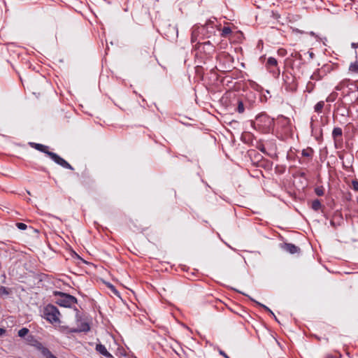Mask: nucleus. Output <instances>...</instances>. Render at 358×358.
<instances>
[{
  "instance_id": "obj_1",
  "label": "nucleus",
  "mask_w": 358,
  "mask_h": 358,
  "mask_svg": "<svg viewBox=\"0 0 358 358\" xmlns=\"http://www.w3.org/2000/svg\"><path fill=\"white\" fill-rule=\"evenodd\" d=\"M251 125L262 133L269 134L273 132L275 122L273 118L263 113L257 115L255 120L251 122Z\"/></svg>"
},
{
  "instance_id": "obj_2",
  "label": "nucleus",
  "mask_w": 358,
  "mask_h": 358,
  "mask_svg": "<svg viewBox=\"0 0 358 358\" xmlns=\"http://www.w3.org/2000/svg\"><path fill=\"white\" fill-rule=\"evenodd\" d=\"M335 90L341 91L343 96H350L358 91V81L344 79L335 87Z\"/></svg>"
},
{
  "instance_id": "obj_3",
  "label": "nucleus",
  "mask_w": 358,
  "mask_h": 358,
  "mask_svg": "<svg viewBox=\"0 0 358 358\" xmlns=\"http://www.w3.org/2000/svg\"><path fill=\"white\" fill-rule=\"evenodd\" d=\"M26 341L28 345L34 347L44 358H57L48 348L38 341L34 336L28 335L26 338Z\"/></svg>"
},
{
  "instance_id": "obj_4",
  "label": "nucleus",
  "mask_w": 358,
  "mask_h": 358,
  "mask_svg": "<svg viewBox=\"0 0 358 358\" xmlns=\"http://www.w3.org/2000/svg\"><path fill=\"white\" fill-rule=\"evenodd\" d=\"M43 316L51 324L60 323V313L58 308L52 304H48L44 307Z\"/></svg>"
},
{
  "instance_id": "obj_5",
  "label": "nucleus",
  "mask_w": 358,
  "mask_h": 358,
  "mask_svg": "<svg viewBox=\"0 0 358 358\" xmlns=\"http://www.w3.org/2000/svg\"><path fill=\"white\" fill-rule=\"evenodd\" d=\"M54 295L57 297V304L62 307L71 308L73 304L78 303L77 299L69 294L62 292H55Z\"/></svg>"
},
{
  "instance_id": "obj_6",
  "label": "nucleus",
  "mask_w": 358,
  "mask_h": 358,
  "mask_svg": "<svg viewBox=\"0 0 358 358\" xmlns=\"http://www.w3.org/2000/svg\"><path fill=\"white\" fill-rule=\"evenodd\" d=\"M220 24H217L216 18L213 17L208 20L205 24L201 26L202 32H203V37L209 38L210 36L215 35L216 30L220 29Z\"/></svg>"
},
{
  "instance_id": "obj_7",
  "label": "nucleus",
  "mask_w": 358,
  "mask_h": 358,
  "mask_svg": "<svg viewBox=\"0 0 358 358\" xmlns=\"http://www.w3.org/2000/svg\"><path fill=\"white\" fill-rule=\"evenodd\" d=\"M336 67L334 64H325L321 68L315 70L310 76V79L316 81L321 80L328 73H330Z\"/></svg>"
},
{
  "instance_id": "obj_8",
  "label": "nucleus",
  "mask_w": 358,
  "mask_h": 358,
  "mask_svg": "<svg viewBox=\"0 0 358 358\" xmlns=\"http://www.w3.org/2000/svg\"><path fill=\"white\" fill-rule=\"evenodd\" d=\"M290 122L289 120L287 117H282L277 122V129L281 134H287L290 131Z\"/></svg>"
},
{
  "instance_id": "obj_9",
  "label": "nucleus",
  "mask_w": 358,
  "mask_h": 358,
  "mask_svg": "<svg viewBox=\"0 0 358 358\" xmlns=\"http://www.w3.org/2000/svg\"><path fill=\"white\" fill-rule=\"evenodd\" d=\"M48 156H49L52 161H54L56 164L61 166L62 167L69 170H73L72 166L57 154L52 152L50 153H48Z\"/></svg>"
},
{
  "instance_id": "obj_10",
  "label": "nucleus",
  "mask_w": 358,
  "mask_h": 358,
  "mask_svg": "<svg viewBox=\"0 0 358 358\" xmlns=\"http://www.w3.org/2000/svg\"><path fill=\"white\" fill-rule=\"evenodd\" d=\"M332 138L334 142V145L336 148H338L341 147L343 143V130L340 127H334L332 131Z\"/></svg>"
},
{
  "instance_id": "obj_11",
  "label": "nucleus",
  "mask_w": 358,
  "mask_h": 358,
  "mask_svg": "<svg viewBox=\"0 0 358 358\" xmlns=\"http://www.w3.org/2000/svg\"><path fill=\"white\" fill-rule=\"evenodd\" d=\"M282 79L287 90H293L296 88V86L294 84V78L291 73L283 72Z\"/></svg>"
},
{
  "instance_id": "obj_12",
  "label": "nucleus",
  "mask_w": 358,
  "mask_h": 358,
  "mask_svg": "<svg viewBox=\"0 0 358 358\" xmlns=\"http://www.w3.org/2000/svg\"><path fill=\"white\" fill-rule=\"evenodd\" d=\"M335 111L338 115L346 117L350 115V110L343 101H338L335 105Z\"/></svg>"
},
{
  "instance_id": "obj_13",
  "label": "nucleus",
  "mask_w": 358,
  "mask_h": 358,
  "mask_svg": "<svg viewBox=\"0 0 358 358\" xmlns=\"http://www.w3.org/2000/svg\"><path fill=\"white\" fill-rule=\"evenodd\" d=\"M281 248L284 250H285L286 252H287L292 255L299 253L301 251L300 248H299L298 246L295 245L293 243H285L282 244Z\"/></svg>"
},
{
  "instance_id": "obj_14",
  "label": "nucleus",
  "mask_w": 358,
  "mask_h": 358,
  "mask_svg": "<svg viewBox=\"0 0 358 358\" xmlns=\"http://www.w3.org/2000/svg\"><path fill=\"white\" fill-rule=\"evenodd\" d=\"M200 34L203 36V32H202L201 26L194 25L192 29L191 33V42L192 43L197 41Z\"/></svg>"
},
{
  "instance_id": "obj_15",
  "label": "nucleus",
  "mask_w": 358,
  "mask_h": 358,
  "mask_svg": "<svg viewBox=\"0 0 358 358\" xmlns=\"http://www.w3.org/2000/svg\"><path fill=\"white\" fill-rule=\"evenodd\" d=\"M95 350L100 355L104 356L106 358H113V355L107 350L105 345L101 343H98L96 345Z\"/></svg>"
},
{
  "instance_id": "obj_16",
  "label": "nucleus",
  "mask_w": 358,
  "mask_h": 358,
  "mask_svg": "<svg viewBox=\"0 0 358 358\" xmlns=\"http://www.w3.org/2000/svg\"><path fill=\"white\" fill-rule=\"evenodd\" d=\"M29 145L31 148H33L41 152L46 154L47 155H48V153L51 152L50 151H48V146L41 144V143L31 142V143H29Z\"/></svg>"
},
{
  "instance_id": "obj_17",
  "label": "nucleus",
  "mask_w": 358,
  "mask_h": 358,
  "mask_svg": "<svg viewBox=\"0 0 358 358\" xmlns=\"http://www.w3.org/2000/svg\"><path fill=\"white\" fill-rule=\"evenodd\" d=\"M245 106H247V103H245L243 99H238L237 100V106L235 110L237 113L242 114L246 109Z\"/></svg>"
},
{
  "instance_id": "obj_18",
  "label": "nucleus",
  "mask_w": 358,
  "mask_h": 358,
  "mask_svg": "<svg viewBox=\"0 0 358 358\" xmlns=\"http://www.w3.org/2000/svg\"><path fill=\"white\" fill-rule=\"evenodd\" d=\"M77 325L81 332L87 333L90 330V323L87 320H83Z\"/></svg>"
},
{
  "instance_id": "obj_19",
  "label": "nucleus",
  "mask_w": 358,
  "mask_h": 358,
  "mask_svg": "<svg viewBox=\"0 0 358 358\" xmlns=\"http://www.w3.org/2000/svg\"><path fill=\"white\" fill-rule=\"evenodd\" d=\"M219 30L221 31L220 36L222 38H229L232 34L231 28L228 26H224L223 28H220Z\"/></svg>"
},
{
  "instance_id": "obj_20",
  "label": "nucleus",
  "mask_w": 358,
  "mask_h": 358,
  "mask_svg": "<svg viewBox=\"0 0 358 358\" xmlns=\"http://www.w3.org/2000/svg\"><path fill=\"white\" fill-rule=\"evenodd\" d=\"M266 66L267 69H270L271 71V68L273 67H278V61L275 58L273 57H270L268 58Z\"/></svg>"
},
{
  "instance_id": "obj_21",
  "label": "nucleus",
  "mask_w": 358,
  "mask_h": 358,
  "mask_svg": "<svg viewBox=\"0 0 358 358\" xmlns=\"http://www.w3.org/2000/svg\"><path fill=\"white\" fill-rule=\"evenodd\" d=\"M324 106H325V103H324V101H320L317 102L314 106V111L315 113H317V114L321 113L322 112V110H323Z\"/></svg>"
},
{
  "instance_id": "obj_22",
  "label": "nucleus",
  "mask_w": 358,
  "mask_h": 358,
  "mask_svg": "<svg viewBox=\"0 0 358 358\" xmlns=\"http://www.w3.org/2000/svg\"><path fill=\"white\" fill-rule=\"evenodd\" d=\"M314 153V150L312 148L308 147L306 149H303L301 151V155L303 157L312 158Z\"/></svg>"
},
{
  "instance_id": "obj_23",
  "label": "nucleus",
  "mask_w": 358,
  "mask_h": 358,
  "mask_svg": "<svg viewBox=\"0 0 358 358\" xmlns=\"http://www.w3.org/2000/svg\"><path fill=\"white\" fill-rule=\"evenodd\" d=\"M311 208L315 211H317L322 208V203L319 199H315L313 201Z\"/></svg>"
},
{
  "instance_id": "obj_24",
  "label": "nucleus",
  "mask_w": 358,
  "mask_h": 358,
  "mask_svg": "<svg viewBox=\"0 0 358 358\" xmlns=\"http://www.w3.org/2000/svg\"><path fill=\"white\" fill-rule=\"evenodd\" d=\"M141 54L142 56H143L145 58H151L152 57V51L150 48H147L145 49H142L141 50Z\"/></svg>"
},
{
  "instance_id": "obj_25",
  "label": "nucleus",
  "mask_w": 358,
  "mask_h": 358,
  "mask_svg": "<svg viewBox=\"0 0 358 358\" xmlns=\"http://www.w3.org/2000/svg\"><path fill=\"white\" fill-rule=\"evenodd\" d=\"M338 97V93L336 92H331L326 99V101L329 103H332L335 101V100Z\"/></svg>"
},
{
  "instance_id": "obj_26",
  "label": "nucleus",
  "mask_w": 358,
  "mask_h": 358,
  "mask_svg": "<svg viewBox=\"0 0 358 358\" xmlns=\"http://www.w3.org/2000/svg\"><path fill=\"white\" fill-rule=\"evenodd\" d=\"M349 71L352 73H358V62H355L354 63H351L349 66Z\"/></svg>"
},
{
  "instance_id": "obj_27",
  "label": "nucleus",
  "mask_w": 358,
  "mask_h": 358,
  "mask_svg": "<svg viewBox=\"0 0 358 358\" xmlns=\"http://www.w3.org/2000/svg\"><path fill=\"white\" fill-rule=\"evenodd\" d=\"M29 331L27 328L23 327L18 331L17 334L20 337L23 338L28 334Z\"/></svg>"
},
{
  "instance_id": "obj_28",
  "label": "nucleus",
  "mask_w": 358,
  "mask_h": 358,
  "mask_svg": "<svg viewBox=\"0 0 358 358\" xmlns=\"http://www.w3.org/2000/svg\"><path fill=\"white\" fill-rule=\"evenodd\" d=\"M315 193L319 196H323L324 194V187L322 186L317 187L315 189Z\"/></svg>"
},
{
  "instance_id": "obj_29",
  "label": "nucleus",
  "mask_w": 358,
  "mask_h": 358,
  "mask_svg": "<svg viewBox=\"0 0 358 358\" xmlns=\"http://www.w3.org/2000/svg\"><path fill=\"white\" fill-rule=\"evenodd\" d=\"M252 300L255 303H256L259 306L263 308L266 312L271 313V310L268 307H267L266 306H265V305H264V304H262V303H259V302H258V301H255L254 299H252Z\"/></svg>"
},
{
  "instance_id": "obj_30",
  "label": "nucleus",
  "mask_w": 358,
  "mask_h": 358,
  "mask_svg": "<svg viewBox=\"0 0 358 358\" xmlns=\"http://www.w3.org/2000/svg\"><path fill=\"white\" fill-rule=\"evenodd\" d=\"M16 227L20 230H25L27 228V225L23 222H17Z\"/></svg>"
},
{
  "instance_id": "obj_31",
  "label": "nucleus",
  "mask_w": 358,
  "mask_h": 358,
  "mask_svg": "<svg viewBox=\"0 0 358 358\" xmlns=\"http://www.w3.org/2000/svg\"><path fill=\"white\" fill-rule=\"evenodd\" d=\"M0 294H4V295L9 294L8 288L4 286H1L0 287Z\"/></svg>"
},
{
  "instance_id": "obj_32",
  "label": "nucleus",
  "mask_w": 358,
  "mask_h": 358,
  "mask_svg": "<svg viewBox=\"0 0 358 358\" xmlns=\"http://www.w3.org/2000/svg\"><path fill=\"white\" fill-rule=\"evenodd\" d=\"M76 322L77 324H78L80 322H82L83 320H86L85 319H83L81 314H76Z\"/></svg>"
},
{
  "instance_id": "obj_33",
  "label": "nucleus",
  "mask_w": 358,
  "mask_h": 358,
  "mask_svg": "<svg viewBox=\"0 0 358 358\" xmlns=\"http://www.w3.org/2000/svg\"><path fill=\"white\" fill-rule=\"evenodd\" d=\"M315 87V84L311 83V82H308V84H307V86H306V88H307V91L308 92H311L313 89Z\"/></svg>"
},
{
  "instance_id": "obj_34",
  "label": "nucleus",
  "mask_w": 358,
  "mask_h": 358,
  "mask_svg": "<svg viewBox=\"0 0 358 358\" xmlns=\"http://www.w3.org/2000/svg\"><path fill=\"white\" fill-rule=\"evenodd\" d=\"M243 99L244 100V101L245 103H247V106H245L246 109H248V110L251 109L253 106V103L251 101H250L248 99H247L246 98H243Z\"/></svg>"
},
{
  "instance_id": "obj_35",
  "label": "nucleus",
  "mask_w": 358,
  "mask_h": 358,
  "mask_svg": "<svg viewBox=\"0 0 358 358\" xmlns=\"http://www.w3.org/2000/svg\"><path fill=\"white\" fill-rule=\"evenodd\" d=\"M352 188L355 191L358 192V180H353L352 181Z\"/></svg>"
},
{
  "instance_id": "obj_36",
  "label": "nucleus",
  "mask_w": 358,
  "mask_h": 358,
  "mask_svg": "<svg viewBox=\"0 0 358 358\" xmlns=\"http://www.w3.org/2000/svg\"><path fill=\"white\" fill-rule=\"evenodd\" d=\"M69 333H81L80 330L79 329L78 327L76 328H71L69 330Z\"/></svg>"
},
{
  "instance_id": "obj_37",
  "label": "nucleus",
  "mask_w": 358,
  "mask_h": 358,
  "mask_svg": "<svg viewBox=\"0 0 358 358\" xmlns=\"http://www.w3.org/2000/svg\"><path fill=\"white\" fill-rule=\"evenodd\" d=\"M203 44V45H204V46H210V47H211V49H212L213 50H214V48H213V46L211 45V43H210L209 41H206V42H204Z\"/></svg>"
},
{
  "instance_id": "obj_38",
  "label": "nucleus",
  "mask_w": 358,
  "mask_h": 358,
  "mask_svg": "<svg viewBox=\"0 0 358 358\" xmlns=\"http://www.w3.org/2000/svg\"><path fill=\"white\" fill-rule=\"evenodd\" d=\"M286 52V50L285 49H280L278 50V53L280 55H284Z\"/></svg>"
},
{
  "instance_id": "obj_39",
  "label": "nucleus",
  "mask_w": 358,
  "mask_h": 358,
  "mask_svg": "<svg viewBox=\"0 0 358 358\" xmlns=\"http://www.w3.org/2000/svg\"><path fill=\"white\" fill-rule=\"evenodd\" d=\"M6 329L3 328H0V336H3L6 333Z\"/></svg>"
},
{
  "instance_id": "obj_40",
  "label": "nucleus",
  "mask_w": 358,
  "mask_h": 358,
  "mask_svg": "<svg viewBox=\"0 0 358 358\" xmlns=\"http://www.w3.org/2000/svg\"><path fill=\"white\" fill-rule=\"evenodd\" d=\"M172 29H173V31L175 32V34H176V37H178V29H177L176 27H172Z\"/></svg>"
},
{
  "instance_id": "obj_41",
  "label": "nucleus",
  "mask_w": 358,
  "mask_h": 358,
  "mask_svg": "<svg viewBox=\"0 0 358 358\" xmlns=\"http://www.w3.org/2000/svg\"><path fill=\"white\" fill-rule=\"evenodd\" d=\"M220 354L224 356L225 358H229V357L223 351L220 350Z\"/></svg>"
},
{
  "instance_id": "obj_42",
  "label": "nucleus",
  "mask_w": 358,
  "mask_h": 358,
  "mask_svg": "<svg viewBox=\"0 0 358 358\" xmlns=\"http://www.w3.org/2000/svg\"><path fill=\"white\" fill-rule=\"evenodd\" d=\"M324 358H336V357L331 354H327L324 356Z\"/></svg>"
},
{
  "instance_id": "obj_43",
  "label": "nucleus",
  "mask_w": 358,
  "mask_h": 358,
  "mask_svg": "<svg viewBox=\"0 0 358 358\" xmlns=\"http://www.w3.org/2000/svg\"><path fill=\"white\" fill-rule=\"evenodd\" d=\"M351 47L354 49H356L358 48V43H351Z\"/></svg>"
},
{
  "instance_id": "obj_44",
  "label": "nucleus",
  "mask_w": 358,
  "mask_h": 358,
  "mask_svg": "<svg viewBox=\"0 0 358 358\" xmlns=\"http://www.w3.org/2000/svg\"><path fill=\"white\" fill-rule=\"evenodd\" d=\"M309 56L310 59H313L315 57V54L313 52H308Z\"/></svg>"
},
{
  "instance_id": "obj_45",
  "label": "nucleus",
  "mask_w": 358,
  "mask_h": 358,
  "mask_svg": "<svg viewBox=\"0 0 358 358\" xmlns=\"http://www.w3.org/2000/svg\"><path fill=\"white\" fill-rule=\"evenodd\" d=\"M73 310L76 312V314H80V310L76 307H74Z\"/></svg>"
},
{
  "instance_id": "obj_46",
  "label": "nucleus",
  "mask_w": 358,
  "mask_h": 358,
  "mask_svg": "<svg viewBox=\"0 0 358 358\" xmlns=\"http://www.w3.org/2000/svg\"><path fill=\"white\" fill-rule=\"evenodd\" d=\"M296 57L299 59H301V55L299 54V53H296Z\"/></svg>"
},
{
  "instance_id": "obj_47",
  "label": "nucleus",
  "mask_w": 358,
  "mask_h": 358,
  "mask_svg": "<svg viewBox=\"0 0 358 358\" xmlns=\"http://www.w3.org/2000/svg\"><path fill=\"white\" fill-rule=\"evenodd\" d=\"M272 317H273V318H274L276 321H278V319H277L276 316L275 315V314H273V315H272Z\"/></svg>"
},
{
  "instance_id": "obj_48",
  "label": "nucleus",
  "mask_w": 358,
  "mask_h": 358,
  "mask_svg": "<svg viewBox=\"0 0 358 358\" xmlns=\"http://www.w3.org/2000/svg\"><path fill=\"white\" fill-rule=\"evenodd\" d=\"M310 34L311 36H315V33H314L313 31L310 32Z\"/></svg>"
},
{
  "instance_id": "obj_49",
  "label": "nucleus",
  "mask_w": 358,
  "mask_h": 358,
  "mask_svg": "<svg viewBox=\"0 0 358 358\" xmlns=\"http://www.w3.org/2000/svg\"><path fill=\"white\" fill-rule=\"evenodd\" d=\"M259 150L262 152H264L265 151V149L264 148H259Z\"/></svg>"
},
{
  "instance_id": "obj_50",
  "label": "nucleus",
  "mask_w": 358,
  "mask_h": 358,
  "mask_svg": "<svg viewBox=\"0 0 358 358\" xmlns=\"http://www.w3.org/2000/svg\"><path fill=\"white\" fill-rule=\"evenodd\" d=\"M330 223H331V224L332 226H334V221H332V220H331V221L330 222Z\"/></svg>"
},
{
  "instance_id": "obj_51",
  "label": "nucleus",
  "mask_w": 358,
  "mask_h": 358,
  "mask_svg": "<svg viewBox=\"0 0 358 358\" xmlns=\"http://www.w3.org/2000/svg\"><path fill=\"white\" fill-rule=\"evenodd\" d=\"M271 316L274 314L273 311L271 310V313H268Z\"/></svg>"
},
{
  "instance_id": "obj_52",
  "label": "nucleus",
  "mask_w": 358,
  "mask_h": 358,
  "mask_svg": "<svg viewBox=\"0 0 358 358\" xmlns=\"http://www.w3.org/2000/svg\"><path fill=\"white\" fill-rule=\"evenodd\" d=\"M279 73H280V70H279V69L278 68V75H279Z\"/></svg>"
},
{
  "instance_id": "obj_53",
  "label": "nucleus",
  "mask_w": 358,
  "mask_h": 358,
  "mask_svg": "<svg viewBox=\"0 0 358 358\" xmlns=\"http://www.w3.org/2000/svg\"><path fill=\"white\" fill-rule=\"evenodd\" d=\"M339 159H343V156L340 155L339 156Z\"/></svg>"
},
{
  "instance_id": "obj_54",
  "label": "nucleus",
  "mask_w": 358,
  "mask_h": 358,
  "mask_svg": "<svg viewBox=\"0 0 358 358\" xmlns=\"http://www.w3.org/2000/svg\"><path fill=\"white\" fill-rule=\"evenodd\" d=\"M343 166L346 168L347 166L344 164V163L343 164Z\"/></svg>"
}]
</instances>
